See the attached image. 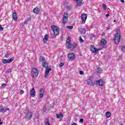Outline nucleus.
Segmentation results:
<instances>
[{"label": "nucleus", "instance_id": "f257e3e1", "mask_svg": "<svg viewBox=\"0 0 125 125\" xmlns=\"http://www.w3.org/2000/svg\"><path fill=\"white\" fill-rule=\"evenodd\" d=\"M39 60L41 62H42V66L44 68H45V72L44 77L45 78H47V76L49 74V72L51 71V68H48V63L45 62V58L42 56L40 57Z\"/></svg>", "mask_w": 125, "mask_h": 125}, {"label": "nucleus", "instance_id": "f03ea898", "mask_svg": "<svg viewBox=\"0 0 125 125\" xmlns=\"http://www.w3.org/2000/svg\"><path fill=\"white\" fill-rule=\"evenodd\" d=\"M121 41V32L119 31L116 32L114 38V42L116 44H118Z\"/></svg>", "mask_w": 125, "mask_h": 125}, {"label": "nucleus", "instance_id": "7ed1b4c3", "mask_svg": "<svg viewBox=\"0 0 125 125\" xmlns=\"http://www.w3.org/2000/svg\"><path fill=\"white\" fill-rule=\"evenodd\" d=\"M32 74L33 78H36L39 75V70L36 68H33L32 70Z\"/></svg>", "mask_w": 125, "mask_h": 125}, {"label": "nucleus", "instance_id": "20e7f679", "mask_svg": "<svg viewBox=\"0 0 125 125\" xmlns=\"http://www.w3.org/2000/svg\"><path fill=\"white\" fill-rule=\"evenodd\" d=\"M52 31L55 35V36H57L59 35V28L57 26H52Z\"/></svg>", "mask_w": 125, "mask_h": 125}, {"label": "nucleus", "instance_id": "39448f33", "mask_svg": "<svg viewBox=\"0 0 125 125\" xmlns=\"http://www.w3.org/2000/svg\"><path fill=\"white\" fill-rule=\"evenodd\" d=\"M69 17V16L68 15V13L65 12L63 15V18L62 19V23L64 25L67 23V21H68V18Z\"/></svg>", "mask_w": 125, "mask_h": 125}, {"label": "nucleus", "instance_id": "423d86ee", "mask_svg": "<svg viewBox=\"0 0 125 125\" xmlns=\"http://www.w3.org/2000/svg\"><path fill=\"white\" fill-rule=\"evenodd\" d=\"M13 60H14V58L13 57L11 58L9 60L3 59L2 60V62L3 63V64H7L8 63H11Z\"/></svg>", "mask_w": 125, "mask_h": 125}, {"label": "nucleus", "instance_id": "0eeeda50", "mask_svg": "<svg viewBox=\"0 0 125 125\" xmlns=\"http://www.w3.org/2000/svg\"><path fill=\"white\" fill-rule=\"evenodd\" d=\"M32 117H33V113L31 111H28L26 116H25L24 118L26 120H31V119H32Z\"/></svg>", "mask_w": 125, "mask_h": 125}, {"label": "nucleus", "instance_id": "6e6552de", "mask_svg": "<svg viewBox=\"0 0 125 125\" xmlns=\"http://www.w3.org/2000/svg\"><path fill=\"white\" fill-rule=\"evenodd\" d=\"M90 50L92 51V52H93V53H97V51L99 50H101V49H96L94 46L92 45L91 46Z\"/></svg>", "mask_w": 125, "mask_h": 125}, {"label": "nucleus", "instance_id": "1a4fd4ad", "mask_svg": "<svg viewBox=\"0 0 125 125\" xmlns=\"http://www.w3.org/2000/svg\"><path fill=\"white\" fill-rule=\"evenodd\" d=\"M82 20L83 21V24H84L85 23V21H86V18H87V15L85 14H83L81 16Z\"/></svg>", "mask_w": 125, "mask_h": 125}, {"label": "nucleus", "instance_id": "9d476101", "mask_svg": "<svg viewBox=\"0 0 125 125\" xmlns=\"http://www.w3.org/2000/svg\"><path fill=\"white\" fill-rule=\"evenodd\" d=\"M77 46H78V44L74 43L73 44H71L68 48V49H70V50H73L74 48H76Z\"/></svg>", "mask_w": 125, "mask_h": 125}, {"label": "nucleus", "instance_id": "9b49d317", "mask_svg": "<svg viewBox=\"0 0 125 125\" xmlns=\"http://www.w3.org/2000/svg\"><path fill=\"white\" fill-rule=\"evenodd\" d=\"M44 94V90L43 88H41L39 91V96L40 98L42 99L43 97V95Z\"/></svg>", "mask_w": 125, "mask_h": 125}, {"label": "nucleus", "instance_id": "f8f14e48", "mask_svg": "<svg viewBox=\"0 0 125 125\" xmlns=\"http://www.w3.org/2000/svg\"><path fill=\"white\" fill-rule=\"evenodd\" d=\"M70 45H71V38L68 37L66 40V47L68 48Z\"/></svg>", "mask_w": 125, "mask_h": 125}, {"label": "nucleus", "instance_id": "ddd939ff", "mask_svg": "<svg viewBox=\"0 0 125 125\" xmlns=\"http://www.w3.org/2000/svg\"><path fill=\"white\" fill-rule=\"evenodd\" d=\"M30 94L32 97H34L36 95V90L35 87H33L30 91Z\"/></svg>", "mask_w": 125, "mask_h": 125}, {"label": "nucleus", "instance_id": "4468645a", "mask_svg": "<svg viewBox=\"0 0 125 125\" xmlns=\"http://www.w3.org/2000/svg\"><path fill=\"white\" fill-rule=\"evenodd\" d=\"M106 42L107 41H106V40L102 39L101 42L102 46H103V47H105Z\"/></svg>", "mask_w": 125, "mask_h": 125}, {"label": "nucleus", "instance_id": "2eb2a0df", "mask_svg": "<svg viewBox=\"0 0 125 125\" xmlns=\"http://www.w3.org/2000/svg\"><path fill=\"white\" fill-rule=\"evenodd\" d=\"M68 58L70 60H73V59H75V54L74 53L69 54Z\"/></svg>", "mask_w": 125, "mask_h": 125}, {"label": "nucleus", "instance_id": "dca6fc26", "mask_svg": "<svg viewBox=\"0 0 125 125\" xmlns=\"http://www.w3.org/2000/svg\"><path fill=\"white\" fill-rule=\"evenodd\" d=\"M12 16H13V19H14L15 21H17V14H16V11H14L13 12Z\"/></svg>", "mask_w": 125, "mask_h": 125}, {"label": "nucleus", "instance_id": "f3484780", "mask_svg": "<svg viewBox=\"0 0 125 125\" xmlns=\"http://www.w3.org/2000/svg\"><path fill=\"white\" fill-rule=\"evenodd\" d=\"M79 31L82 35H83L84 34H85V32H86L85 29L84 28H79Z\"/></svg>", "mask_w": 125, "mask_h": 125}, {"label": "nucleus", "instance_id": "a211bd4d", "mask_svg": "<svg viewBox=\"0 0 125 125\" xmlns=\"http://www.w3.org/2000/svg\"><path fill=\"white\" fill-rule=\"evenodd\" d=\"M96 83L97 84H99V85H100L101 86H102L103 85V80H102L97 81H96Z\"/></svg>", "mask_w": 125, "mask_h": 125}, {"label": "nucleus", "instance_id": "6ab92c4d", "mask_svg": "<svg viewBox=\"0 0 125 125\" xmlns=\"http://www.w3.org/2000/svg\"><path fill=\"white\" fill-rule=\"evenodd\" d=\"M6 111H9V108H6L5 109H4V108H1L0 107V112L1 113H4L6 112Z\"/></svg>", "mask_w": 125, "mask_h": 125}, {"label": "nucleus", "instance_id": "aec40b11", "mask_svg": "<svg viewBox=\"0 0 125 125\" xmlns=\"http://www.w3.org/2000/svg\"><path fill=\"white\" fill-rule=\"evenodd\" d=\"M87 83L88 84V85H91V84H92V80H91L90 78H89V79L87 80Z\"/></svg>", "mask_w": 125, "mask_h": 125}, {"label": "nucleus", "instance_id": "412c9836", "mask_svg": "<svg viewBox=\"0 0 125 125\" xmlns=\"http://www.w3.org/2000/svg\"><path fill=\"white\" fill-rule=\"evenodd\" d=\"M44 42H46L47 41H48V34H46L44 36V38L43 39Z\"/></svg>", "mask_w": 125, "mask_h": 125}, {"label": "nucleus", "instance_id": "4be33fe9", "mask_svg": "<svg viewBox=\"0 0 125 125\" xmlns=\"http://www.w3.org/2000/svg\"><path fill=\"white\" fill-rule=\"evenodd\" d=\"M33 12H34V13H36V14H39V12H40V10H39V8H38V7L35 8L33 9Z\"/></svg>", "mask_w": 125, "mask_h": 125}, {"label": "nucleus", "instance_id": "5701e85b", "mask_svg": "<svg viewBox=\"0 0 125 125\" xmlns=\"http://www.w3.org/2000/svg\"><path fill=\"white\" fill-rule=\"evenodd\" d=\"M57 119H62L63 118V113H60V114H57Z\"/></svg>", "mask_w": 125, "mask_h": 125}, {"label": "nucleus", "instance_id": "b1692460", "mask_svg": "<svg viewBox=\"0 0 125 125\" xmlns=\"http://www.w3.org/2000/svg\"><path fill=\"white\" fill-rule=\"evenodd\" d=\"M77 3V5H78V6H82V5L83 4V1L82 0L80 1H77V2H76Z\"/></svg>", "mask_w": 125, "mask_h": 125}, {"label": "nucleus", "instance_id": "393cba45", "mask_svg": "<svg viewBox=\"0 0 125 125\" xmlns=\"http://www.w3.org/2000/svg\"><path fill=\"white\" fill-rule=\"evenodd\" d=\"M105 115L107 118H110V117H111V113H110L109 111L106 112Z\"/></svg>", "mask_w": 125, "mask_h": 125}, {"label": "nucleus", "instance_id": "a878e982", "mask_svg": "<svg viewBox=\"0 0 125 125\" xmlns=\"http://www.w3.org/2000/svg\"><path fill=\"white\" fill-rule=\"evenodd\" d=\"M29 21H31V18H28L27 19V20H26V21H24V24H28V23H29Z\"/></svg>", "mask_w": 125, "mask_h": 125}, {"label": "nucleus", "instance_id": "bb28decb", "mask_svg": "<svg viewBox=\"0 0 125 125\" xmlns=\"http://www.w3.org/2000/svg\"><path fill=\"white\" fill-rule=\"evenodd\" d=\"M102 71V69L101 68H99L97 69V72L99 74H101Z\"/></svg>", "mask_w": 125, "mask_h": 125}, {"label": "nucleus", "instance_id": "cd10ccee", "mask_svg": "<svg viewBox=\"0 0 125 125\" xmlns=\"http://www.w3.org/2000/svg\"><path fill=\"white\" fill-rule=\"evenodd\" d=\"M79 42L81 43H83V40L82 38V37H79Z\"/></svg>", "mask_w": 125, "mask_h": 125}, {"label": "nucleus", "instance_id": "c85d7f7f", "mask_svg": "<svg viewBox=\"0 0 125 125\" xmlns=\"http://www.w3.org/2000/svg\"><path fill=\"white\" fill-rule=\"evenodd\" d=\"M66 28L67 29H69V30H72V29H73L74 27L73 26H67Z\"/></svg>", "mask_w": 125, "mask_h": 125}, {"label": "nucleus", "instance_id": "c756f323", "mask_svg": "<svg viewBox=\"0 0 125 125\" xmlns=\"http://www.w3.org/2000/svg\"><path fill=\"white\" fill-rule=\"evenodd\" d=\"M103 7L104 8V10H106V9H107V6H106V4H103Z\"/></svg>", "mask_w": 125, "mask_h": 125}, {"label": "nucleus", "instance_id": "7c9ffc66", "mask_svg": "<svg viewBox=\"0 0 125 125\" xmlns=\"http://www.w3.org/2000/svg\"><path fill=\"white\" fill-rule=\"evenodd\" d=\"M8 56H9V54L8 53L5 54V57H6V58H8Z\"/></svg>", "mask_w": 125, "mask_h": 125}, {"label": "nucleus", "instance_id": "2f4dec72", "mask_svg": "<svg viewBox=\"0 0 125 125\" xmlns=\"http://www.w3.org/2000/svg\"><path fill=\"white\" fill-rule=\"evenodd\" d=\"M122 51H125V46H122L121 48Z\"/></svg>", "mask_w": 125, "mask_h": 125}, {"label": "nucleus", "instance_id": "473e14b6", "mask_svg": "<svg viewBox=\"0 0 125 125\" xmlns=\"http://www.w3.org/2000/svg\"><path fill=\"white\" fill-rule=\"evenodd\" d=\"M63 66H64V63H63V62L60 63V67H63Z\"/></svg>", "mask_w": 125, "mask_h": 125}, {"label": "nucleus", "instance_id": "72a5a7b5", "mask_svg": "<svg viewBox=\"0 0 125 125\" xmlns=\"http://www.w3.org/2000/svg\"><path fill=\"white\" fill-rule=\"evenodd\" d=\"M20 94H23L24 93V90H21L20 91Z\"/></svg>", "mask_w": 125, "mask_h": 125}, {"label": "nucleus", "instance_id": "f704fd0d", "mask_svg": "<svg viewBox=\"0 0 125 125\" xmlns=\"http://www.w3.org/2000/svg\"><path fill=\"white\" fill-rule=\"evenodd\" d=\"M0 31H3V28L2 26H1V25L0 24Z\"/></svg>", "mask_w": 125, "mask_h": 125}, {"label": "nucleus", "instance_id": "c9c22d12", "mask_svg": "<svg viewBox=\"0 0 125 125\" xmlns=\"http://www.w3.org/2000/svg\"><path fill=\"white\" fill-rule=\"evenodd\" d=\"M12 70V69L10 68L8 69L7 72L8 73H10V72H11Z\"/></svg>", "mask_w": 125, "mask_h": 125}, {"label": "nucleus", "instance_id": "e433bc0d", "mask_svg": "<svg viewBox=\"0 0 125 125\" xmlns=\"http://www.w3.org/2000/svg\"><path fill=\"white\" fill-rule=\"evenodd\" d=\"M45 125H50V124L49 123V122L47 121V122H46Z\"/></svg>", "mask_w": 125, "mask_h": 125}, {"label": "nucleus", "instance_id": "4c0bfd02", "mask_svg": "<svg viewBox=\"0 0 125 125\" xmlns=\"http://www.w3.org/2000/svg\"><path fill=\"white\" fill-rule=\"evenodd\" d=\"M2 87H5V86H6V84L3 83V84L2 85Z\"/></svg>", "mask_w": 125, "mask_h": 125}, {"label": "nucleus", "instance_id": "58836bf2", "mask_svg": "<svg viewBox=\"0 0 125 125\" xmlns=\"http://www.w3.org/2000/svg\"><path fill=\"white\" fill-rule=\"evenodd\" d=\"M80 123H83V118H81V119H80Z\"/></svg>", "mask_w": 125, "mask_h": 125}, {"label": "nucleus", "instance_id": "ea45409f", "mask_svg": "<svg viewBox=\"0 0 125 125\" xmlns=\"http://www.w3.org/2000/svg\"><path fill=\"white\" fill-rule=\"evenodd\" d=\"M83 71H80V75H83Z\"/></svg>", "mask_w": 125, "mask_h": 125}, {"label": "nucleus", "instance_id": "a19ab883", "mask_svg": "<svg viewBox=\"0 0 125 125\" xmlns=\"http://www.w3.org/2000/svg\"><path fill=\"white\" fill-rule=\"evenodd\" d=\"M71 8H72V7H71V6H67V9L70 10L71 9Z\"/></svg>", "mask_w": 125, "mask_h": 125}, {"label": "nucleus", "instance_id": "79ce46f5", "mask_svg": "<svg viewBox=\"0 0 125 125\" xmlns=\"http://www.w3.org/2000/svg\"><path fill=\"white\" fill-rule=\"evenodd\" d=\"M90 37H91V38H94L95 35H93V34H91V35H90Z\"/></svg>", "mask_w": 125, "mask_h": 125}, {"label": "nucleus", "instance_id": "37998d69", "mask_svg": "<svg viewBox=\"0 0 125 125\" xmlns=\"http://www.w3.org/2000/svg\"><path fill=\"white\" fill-rule=\"evenodd\" d=\"M109 16H110V14H107L106 15V17H109Z\"/></svg>", "mask_w": 125, "mask_h": 125}, {"label": "nucleus", "instance_id": "c03bdc74", "mask_svg": "<svg viewBox=\"0 0 125 125\" xmlns=\"http://www.w3.org/2000/svg\"><path fill=\"white\" fill-rule=\"evenodd\" d=\"M120 1L122 3L125 2V0H120Z\"/></svg>", "mask_w": 125, "mask_h": 125}, {"label": "nucleus", "instance_id": "a18cd8bd", "mask_svg": "<svg viewBox=\"0 0 125 125\" xmlns=\"http://www.w3.org/2000/svg\"><path fill=\"white\" fill-rule=\"evenodd\" d=\"M2 125V122H1V120L0 119V125Z\"/></svg>", "mask_w": 125, "mask_h": 125}, {"label": "nucleus", "instance_id": "49530a36", "mask_svg": "<svg viewBox=\"0 0 125 125\" xmlns=\"http://www.w3.org/2000/svg\"><path fill=\"white\" fill-rule=\"evenodd\" d=\"M110 29V26H108L106 27V30H109Z\"/></svg>", "mask_w": 125, "mask_h": 125}, {"label": "nucleus", "instance_id": "de8ad7c7", "mask_svg": "<svg viewBox=\"0 0 125 125\" xmlns=\"http://www.w3.org/2000/svg\"><path fill=\"white\" fill-rule=\"evenodd\" d=\"M71 125H77V124H76V123H73V124H71Z\"/></svg>", "mask_w": 125, "mask_h": 125}, {"label": "nucleus", "instance_id": "09e8293b", "mask_svg": "<svg viewBox=\"0 0 125 125\" xmlns=\"http://www.w3.org/2000/svg\"><path fill=\"white\" fill-rule=\"evenodd\" d=\"M74 0V1H76V2L79 1V0Z\"/></svg>", "mask_w": 125, "mask_h": 125}, {"label": "nucleus", "instance_id": "8fccbe9b", "mask_svg": "<svg viewBox=\"0 0 125 125\" xmlns=\"http://www.w3.org/2000/svg\"><path fill=\"white\" fill-rule=\"evenodd\" d=\"M114 22H116V20H114Z\"/></svg>", "mask_w": 125, "mask_h": 125}, {"label": "nucleus", "instance_id": "3c124183", "mask_svg": "<svg viewBox=\"0 0 125 125\" xmlns=\"http://www.w3.org/2000/svg\"><path fill=\"white\" fill-rule=\"evenodd\" d=\"M26 0V1H29V0Z\"/></svg>", "mask_w": 125, "mask_h": 125}, {"label": "nucleus", "instance_id": "603ef678", "mask_svg": "<svg viewBox=\"0 0 125 125\" xmlns=\"http://www.w3.org/2000/svg\"><path fill=\"white\" fill-rule=\"evenodd\" d=\"M121 125H124V124H121Z\"/></svg>", "mask_w": 125, "mask_h": 125}]
</instances>
